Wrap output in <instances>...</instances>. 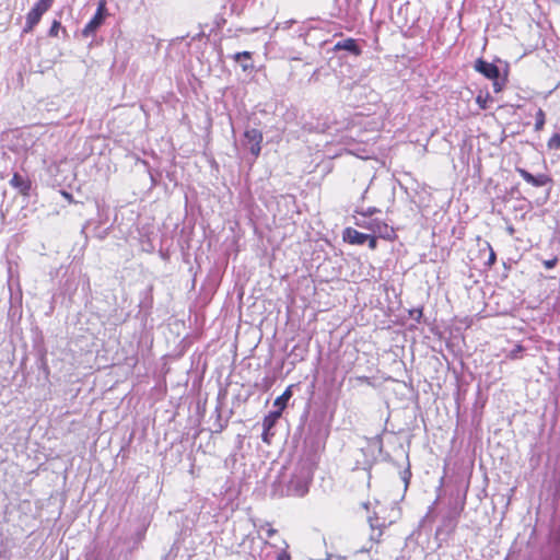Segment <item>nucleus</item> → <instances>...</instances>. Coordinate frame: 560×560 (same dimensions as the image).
Returning <instances> with one entry per match:
<instances>
[{
	"mask_svg": "<svg viewBox=\"0 0 560 560\" xmlns=\"http://www.w3.org/2000/svg\"><path fill=\"white\" fill-rule=\"evenodd\" d=\"M264 382H265V384H266V387H269V386L271 385V383H272L271 381H269V378H268V377H266V378L264 380Z\"/></svg>",
	"mask_w": 560,
	"mask_h": 560,
	"instance_id": "nucleus-28",
	"label": "nucleus"
},
{
	"mask_svg": "<svg viewBox=\"0 0 560 560\" xmlns=\"http://www.w3.org/2000/svg\"><path fill=\"white\" fill-rule=\"evenodd\" d=\"M368 240H366V243H368V246L370 249L372 250H375L377 248V236L376 235H372V234H369L368 235Z\"/></svg>",
	"mask_w": 560,
	"mask_h": 560,
	"instance_id": "nucleus-23",
	"label": "nucleus"
},
{
	"mask_svg": "<svg viewBox=\"0 0 560 560\" xmlns=\"http://www.w3.org/2000/svg\"><path fill=\"white\" fill-rule=\"evenodd\" d=\"M40 19H42V15L38 14V12L34 11V10H30V12L26 14V20L30 22V23H33L35 25H37L39 22H40Z\"/></svg>",
	"mask_w": 560,
	"mask_h": 560,
	"instance_id": "nucleus-18",
	"label": "nucleus"
},
{
	"mask_svg": "<svg viewBox=\"0 0 560 560\" xmlns=\"http://www.w3.org/2000/svg\"><path fill=\"white\" fill-rule=\"evenodd\" d=\"M60 28H61V23L58 20H54V22L51 23V26L48 31V36L57 37Z\"/></svg>",
	"mask_w": 560,
	"mask_h": 560,
	"instance_id": "nucleus-19",
	"label": "nucleus"
},
{
	"mask_svg": "<svg viewBox=\"0 0 560 560\" xmlns=\"http://www.w3.org/2000/svg\"><path fill=\"white\" fill-rule=\"evenodd\" d=\"M487 248L489 249V257H488V260H487V265L489 267H492L495 264V261H497V254H495V252L493 250L492 246L489 243H487Z\"/></svg>",
	"mask_w": 560,
	"mask_h": 560,
	"instance_id": "nucleus-21",
	"label": "nucleus"
},
{
	"mask_svg": "<svg viewBox=\"0 0 560 560\" xmlns=\"http://www.w3.org/2000/svg\"><path fill=\"white\" fill-rule=\"evenodd\" d=\"M474 69L485 78L492 81L493 91L495 93H499L503 90L505 80L500 81V70L498 66L492 62H488L482 58H478L475 61Z\"/></svg>",
	"mask_w": 560,
	"mask_h": 560,
	"instance_id": "nucleus-1",
	"label": "nucleus"
},
{
	"mask_svg": "<svg viewBox=\"0 0 560 560\" xmlns=\"http://www.w3.org/2000/svg\"><path fill=\"white\" fill-rule=\"evenodd\" d=\"M10 185L14 189H16L21 195H30L31 180L26 176H23L20 173H14L12 178L10 179Z\"/></svg>",
	"mask_w": 560,
	"mask_h": 560,
	"instance_id": "nucleus-7",
	"label": "nucleus"
},
{
	"mask_svg": "<svg viewBox=\"0 0 560 560\" xmlns=\"http://www.w3.org/2000/svg\"><path fill=\"white\" fill-rule=\"evenodd\" d=\"M47 1L52 4L55 0H47Z\"/></svg>",
	"mask_w": 560,
	"mask_h": 560,
	"instance_id": "nucleus-33",
	"label": "nucleus"
},
{
	"mask_svg": "<svg viewBox=\"0 0 560 560\" xmlns=\"http://www.w3.org/2000/svg\"><path fill=\"white\" fill-rule=\"evenodd\" d=\"M273 533H276V530H275V529H270V530H269V535H271V534H273Z\"/></svg>",
	"mask_w": 560,
	"mask_h": 560,
	"instance_id": "nucleus-30",
	"label": "nucleus"
},
{
	"mask_svg": "<svg viewBox=\"0 0 560 560\" xmlns=\"http://www.w3.org/2000/svg\"><path fill=\"white\" fill-rule=\"evenodd\" d=\"M280 404H281V400H280V396L276 397L275 400H273V407L275 409H280Z\"/></svg>",
	"mask_w": 560,
	"mask_h": 560,
	"instance_id": "nucleus-26",
	"label": "nucleus"
},
{
	"mask_svg": "<svg viewBox=\"0 0 560 560\" xmlns=\"http://www.w3.org/2000/svg\"><path fill=\"white\" fill-rule=\"evenodd\" d=\"M278 433V429H262L261 431V441L270 445L272 443L273 438H276Z\"/></svg>",
	"mask_w": 560,
	"mask_h": 560,
	"instance_id": "nucleus-14",
	"label": "nucleus"
},
{
	"mask_svg": "<svg viewBox=\"0 0 560 560\" xmlns=\"http://www.w3.org/2000/svg\"><path fill=\"white\" fill-rule=\"evenodd\" d=\"M368 235L369 234L359 232L358 230L348 226L342 231V241L350 245H363L369 238Z\"/></svg>",
	"mask_w": 560,
	"mask_h": 560,
	"instance_id": "nucleus-6",
	"label": "nucleus"
},
{
	"mask_svg": "<svg viewBox=\"0 0 560 560\" xmlns=\"http://www.w3.org/2000/svg\"><path fill=\"white\" fill-rule=\"evenodd\" d=\"M281 560H290V556L287 555L284 551H282V558Z\"/></svg>",
	"mask_w": 560,
	"mask_h": 560,
	"instance_id": "nucleus-27",
	"label": "nucleus"
},
{
	"mask_svg": "<svg viewBox=\"0 0 560 560\" xmlns=\"http://www.w3.org/2000/svg\"><path fill=\"white\" fill-rule=\"evenodd\" d=\"M492 102H493V98L489 92H486V93L480 92L476 96V103L478 104L480 109H487Z\"/></svg>",
	"mask_w": 560,
	"mask_h": 560,
	"instance_id": "nucleus-13",
	"label": "nucleus"
},
{
	"mask_svg": "<svg viewBox=\"0 0 560 560\" xmlns=\"http://www.w3.org/2000/svg\"><path fill=\"white\" fill-rule=\"evenodd\" d=\"M355 225L370 230L372 235H376L377 237L389 242H394L398 237L395 229L388 225L385 221L373 220L370 223L357 221Z\"/></svg>",
	"mask_w": 560,
	"mask_h": 560,
	"instance_id": "nucleus-2",
	"label": "nucleus"
},
{
	"mask_svg": "<svg viewBox=\"0 0 560 560\" xmlns=\"http://www.w3.org/2000/svg\"><path fill=\"white\" fill-rule=\"evenodd\" d=\"M107 16L106 0H101L97 4V9L93 18L86 23L82 30L84 37L93 36L96 31L103 25Z\"/></svg>",
	"mask_w": 560,
	"mask_h": 560,
	"instance_id": "nucleus-3",
	"label": "nucleus"
},
{
	"mask_svg": "<svg viewBox=\"0 0 560 560\" xmlns=\"http://www.w3.org/2000/svg\"><path fill=\"white\" fill-rule=\"evenodd\" d=\"M215 416L217 417H215V421L213 423V428H214L213 432L221 433L228 427L229 419L222 418L220 406L215 407Z\"/></svg>",
	"mask_w": 560,
	"mask_h": 560,
	"instance_id": "nucleus-11",
	"label": "nucleus"
},
{
	"mask_svg": "<svg viewBox=\"0 0 560 560\" xmlns=\"http://www.w3.org/2000/svg\"><path fill=\"white\" fill-rule=\"evenodd\" d=\"M515 171L526 183L534 187H542L552 183V178L544 173L533 175L523 167H516Z\"/></svg>",
	"mask_w": 560,
	"mask_h": 560,
	"instance_id": "nucleus-5",
	"label": "nucleus"
},
{
	"mask_svg": "<svg viewBox=\"0 0 560 560\" xmlns=\"http://www.w3.org/2000/svg\"><path fill=\"white\" fill-rule=\"evenodd\" d=\"M262 141V135L259 130L253 128L247 129L244 132V139L242 140V145L244 149L248 150L254 159H256L260 153V143Z\"/></svg>",
	"mask_w": 560,
	"mask_h": 560,
	"instance_id": "nucleus-4",
	"label": "nucleus"
},
{
	"mask_svg": "<svg viewBox=\"0 0 560 560\" xmlns=\"http://www.w3.org/2000/svg\"><path fill=\"white\" fill-rule=\"evenodd\" d=\"M305 491H306V489H305V488H303L299 493H300V494H304V492H305Z\"/></svg>",
	"mask_w": 560,
	"mask_h": 560,
	"instance_id": "nucleus-29",
	"label": "nucleus"
},
{
	"mask_svg": "<svg viewBox=\"0 0 560 560\" xmlns=\"http://www.w3.org/2000/svg\"><path fill=\"white\" fill-rule=\"evenodd\" d=\"M334 49L336 51H338V50H347V51H349L350 54H352L355 57H358V56H360L362 54V50H361V48L359 47V45L357 43V39L351 38V37L336 43L335 46H334Z\"/></svg>",
	"mask_w": 560,
	"mask_h": 560,
	"instance_id": "nucleus-8",
	"label": "nucleus"
},
{
	"mask_svg": "<svg viewBox=\"0 0 560 560\" xmlns=\"http://www.w3.org/2000/svg\"><path fill=\"white\" fill-rule=\"evenodd\" d=\"M548 148L549 149H559L560 148V135L555 133L549 140H548Z\"/></svg>",
	"mask_w": 560,
	"mask_h": 560,
	"instance_id": "nucleus-20",
	"label": "nucleus"
},
{
	"mask_svg": "<svg viewBox=\"0 0 560 560\" xmlns=\"http://www.w3.org/2000/svg\"><path fill=\"white\" fill-rule=\"evenodd\" d=\"M280 419V409H275L265 416L262 420V429H277Z\"/></svg>",
	"mask_w": 560,
	"mask_h": 560,
	"instance_id": "nucleus-10",
	"label": "nucleus"
},
{
	"mask_svg": "<svg viewBox=\"0 0 560 560\" xmlns=\"http://www.w3.org/2000/svg\"><path fill=\"white\" fill-rule=\"evenodd\" d=\"M513 231H514V230H513V228H510V229H509V232H510L511 234L513 233Z\"/></svg>",
	"mask_w": 560,
	"mask_h": 560,
	"instance_id": "nucleus-32",
	"label": "nucleus"
},
{
	"mask_svg": "<svg viewBox=\"0 0 560 560\" xmlns=\"http://www.w3.org/2000/svg\"><path fill=\"white\" fill-rule=\"evenodd\" d=\"M233 58L241 65L244 71L253 67L250 63H248V60L252 58L250 52L248 51L236 52Z\"/></svg>",
	"mask_w": 560,
	"mask_h": 560,
	"instance_id": "nucleus-12",
	"label": "nucleus"
},
{
	"mask_svg": "<svg viewBox=\"0 0 560 560\" xmlns=\"http://www.w3.org/2000/svg\"><path fill=\"white\" fill-rule=\"evenodd\" d=\"M36 25L33 24V23H30L27 20L25 21V25L23 27V33H30L33 31V28L35 27Z\"/></svg>",
	"mask_w": 560,
	"mask_h": 560,
	"instance_id": "nucleus-25",
	"label": "nucleus"
},
{
	"mask_svg": "<svg viewBox=\"0 0 560 560\" xmlns=\"http://www.w3.org/2000/svg\"><path fill=\"white\" fill-rule=\"evenodd\" d=\"M276 560H280V553L277 555Z\"/></svg>",
	"mask_w": 560,
	"mask_h": 560,
	"instance_id": "nucleus-31",
	"label": "nucleus"
},
{
	"mask_svg": "<svg viewBox=\"0 0 560 560\" xmlns=\"http://www.w3.org/2000/svg\"><path fill=\"white\" fill-rule=\"evenodd\" d=\"M369 523L371 527L370 540L380 544L382 541V537L384 534V529L386 528V524L378 523L377 517H369Z\"/></svg>",
	"mask_w": 560,
	"mask_h": 560,
	"instance_id": "nucleus-9",
	"label": "nucleus"
},
{
	"mask_svg": "<svg viewBox=\"0 0 560 560\" xmlns=\"http://www.w3.org/2000/svg\"><path fill=\"white\" fill-rule=\"evenodd\" d=\"M380 212H381V210L376 207H369L364 210H357V213H359L360 215L365 217V218L372 217Z\"/></svg>",
	"mask_w": 560,
	"mask_h": 560,
	"instance_id": "nucleus-17",
	"label": "nucleus"
},
{
	"mask_svg": "<svg viewBox=\"0 0 560 560\" xmlns=\"http://www.w3.org/2000/svg\"><path fill=\"white\" fill-rule=\"evenodd\" d=\"M559 258L557 256H553L550 259L544 260L542 265L546 269H552L558 265Z\"/></svg>",
	"mask_w": 560,
	"mask_h": 560,
	"instance_id": "nucleus-22",
	"label": "nucleus"
},
{
	"mask_svg": "<svg viewBox=\"0 0 560 560\" xmlns=\"http://www.w3.org/2000/svg\"><path fill=\"white\" fill-rule=\"evenodd\" d=\"M51 3H49L47 0H38L35 5L32 8V10L38 12L42 16L51 8Z\"/></svg>",
	"mask_w": 560,
	"mask_h": 560,
	"instance_id": "nucleus-16",
	"label": "nucleus"
},
{
	"mask_svg": "<svg viewBox=\"0 0 560 560\" xmlns=\"http://www.w3.org/2000/svg\"><path fill=\"white\" fill-rule=\"evenodd\" d=\"M545 122H546V114L541 108H539L535 115V130L536 131L542 130Z\"/></svg>",
	"mask_w": 560,
	"mask_h": 560,
	"instance_id": "nucleus-15",
	"label": "nucleus"
},
{
	"mask_svg": "<svg viewBox=\"0 0 560 560\" xmlns=\"http://www.w3.org/2000/svg\"><path fill=\"white\" fill-rule=\"evenodd\" d=\"M291 386H289L284 392H282V409L285 407L287 400L292 396Z\"/></svg>",
	"mask_w": 560,
	"mask_h": 560,
	"instance_id": "nucleus-24",
	"label": "nucleus"
}]
</instances>
